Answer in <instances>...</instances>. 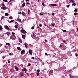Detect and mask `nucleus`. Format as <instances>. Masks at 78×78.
I'll list each match as a JSON object with an SVG mask.
<instances>
[{
  "label": "nucleus",
  "mask_w": 78,
  "mask_h": 78,
  "mask_svg": "<svg viewBox=\"0 0 78 78\" xmlns=\"http://www.w3.org/2000/svg\"><path fill=\"white\" fill-rule=\"evenodd\" d=\"M20 32L21 33H23V34H26V31L24 30H23V29H22L20 30Z\"/></svg>",
  "instance_id": "1"
},
{
  "label": "nucleus",
  "mask_w": 78,
  "mask_h": 78,
  "mask_svg": "<svg viewBox=\"0 0 78 78\" xmlns=\"http://www.w3.org/2000/svg\"><path fill=\"white\" fill-rule=\"evenodd\" d=\"M4 27L6 30H9V27L7 25L5 26Z\"/></svg>",
  "instance_id": "2"
},
{
  "label": "nucleus",
  "mask_w": 78,
  "mask_h": 78,
  "mask_svg": "<svg viewBox=\"0 0 78 78\" xmlns=\"http://www.w3.org/2000/svg\"><path fill=\"white\" fill-rule=\"evenodd\" d=\"M25 53V50H23L21 51V55H23Z\"/></svg>",
  "instance_id": "3"
},
{
  "label": "nucleus",
  "mask_w": 78,
  "mask_h": 78,
  "mask_svg": "<svg viewBox=\"0 0 78 78\" xmlns=\"http://www.w3.org/2000/svg\"><path fill=\"white\" fill-rule=\"evenodd\" d=\"M1 9L5 10L6 9V7H1Z\"/></svg>",
  "instance_id": "4"
},
{
  "label": "nucleus",
  "mask_w": 78,
  "mask_h": 78,
  "mask_svg": "<svg viewBox=\"0 0 78 78\" xmlns=\"http://www.w3.org/2000/svg\"><path fill=\"white\" fill-rule=\"evenodd\" d=\"M29 53H30L31 55H32V51H31V50H29Z\"/></svg>",
  "instance_id": "5"
},
{
  "label": "nucleus",
  "mask_w": 78,
  "mask_h": 78,
  "mask_svg": "<svg viewBox=\"0 0 78 78\" xmlns=\"http://www.w3.org/2000/svg\"><path fill=\"white\" fill-rule=\"evenodd\" d=\"M22 14L23 16H26L25 13V12H22Z\"/></svg>",
  "instance_id": "6"
},
{
  "label": "nucleus",
  "mask_w": 78,
  "mask_h": 78,
  "mask_svg": "<svg viewBox=\"0 0 78 78\" xmlns=\"http://www.w3.org/2000/svg\"><path fill=\"white\" fill-rule=\"evenodd\" d=\"M15 69L16 71H19V69H18L17 67L15 66Z\"/></svg>",
  "instance_id": "7"
},
{
  "label": "nucleus",
  "mask_w": 78,
  "mask_h": 78,
  "mask_svg": "<svg viewBox=\"0 0 78 78\" xmlns=\"http://www.w3.org/2000/svg\"><path fill=\"white\" fill-rule=\"evenodd\" d=\"M25 35H22V37L23 39H25Z\"/></svg>",
  "instance_id": "8"
},
{
  "label": "nucleus",
  "mask_w": 78,
  "mask_h": 78,
  "mask_svg": "<svg viewBox=\"0 0 78 78\" xmlns=\"http://www.w3.org/2000/svg\"><path fill=\"white\" fill-rule=\"evenodd\" d=\"M17 20H18V21H19V22H22L21 19H20L19 18L17 19Z\"/></svg>",
  "instance_id": "9"
},
{
  "label": "nucleus",
  "mask_w": 78,
  "mask_h": 78,
  "mask_svg": "<svg viewBox=\"0 0 78 78\" xmlns=\"http://www.w3.org/2000/svg\"><path fill=\"white\" fill-rule=\"evenodd\" d=\"M50 5L51 6H56V4H50Z\"/></svg>",
  "instance_id": "10"
},
{
  "label": "nucleus",
  "mask_w": 78,
  "mask_h": 78,
  "mask_svg": "<svg viewBox=\"0 0 78 78\" xmlns=\"http://www.w3.org/2000/svg\"><path fill=\"white\" fill-rule=\"evenodd\" d=\"M2 30L3 27H2V26L1 25H0V30H1V31H2Z\"/></svg>",
  "instance_id": "11"
},
{
  "label": "nucleus",
  "mask_w": 78,
  "mask_h": 78,
  "mask_svg": "<svg viewBox=\"0 0 78 78\" xmlns=\"http://www.w3.org/2000/svg\"><path fill=\"white\" fill-rule=\"evenodd\" d=\"M69 2H72V3H75V1L73 0H70Z\"/></svg>",
  "instance_id": "12"
},
{
  "label": "nucleus",
  "mask_w": 78,
  "mask_h": 78,
  "mask_svg": "<svg viewBox=\"0 0 78 78\" xmlns=\"http://www.w3.org/2000/svg\"><path fill=\"white\" fill-rule=\"evenodd\" d=\"M23 72H25V71H27V69L26 68H23V69L22 70Z\"/></svg>",
  "instance_id": "13"
},
{
  "label": "nucleus",
  "mask_w": 78,
  "mask_h": 78,
  "mask_svg": "<svg viewBox=\"0 0 78 78\" xmlns=\"http://www.w3.org/2000/svg\"><path fill=\"white\" fill-rule=\"evenodd\" d=\"M6 45H8V46H10L11 45L9 43H6Z\"/></svg>",
  "instance_id": "14"
},
{
  "label": "nucleus",
  "mask_w": 78,
  "mask_h": 78,
  "mask_svg": "<svg viewBox=\"0 0 78 78\" xmlns=\"http://www.w3.org/2000/svg\"><path fill=\"white\" fill-rule=\"evenodd\" d=\"M20 75H21V76H23V74L22 73H20Z\"/></svg>",
  "instance_id": "15"
},
{
  "label": "nucleus",
  "mask_w": 78,
  "mask_h": 78,
  "mask_svg": "<svg viewBox=\"0 0 78 78\" xmlns=\"http://www.w3.org/2000/svg\"><path fill=\"white\" fill-rule=\"evenodd\" d=\"M15 28H18L19 27V26L18 25H15Z\"/></svg>",
  "instance_id": "16"
},
{
  "label": "nucleus",
  "mask_w": 78,
  "mask_h": 78,
  "mask_svg": "<svg viewBox=\"0 0 78 78\" xmlns=\"http://www.w3.org/2000/svg\"><path fill=\"white\" fill-rule=\"evenodd\" d=\"M17 50H21V49L20 48V47H17Z\"/></svg>",
  "instance_id": "17"
},
{
  "label": "nucleus",
  "mask_w": 78,
  "mask_h": 78,
  "mask_svg": "<svg viewBox=\"0 0 78 78\" xmlns=\"http://www.w3.org/2000/svg\"><path fill=\"white\" fill-rule=\"evenodd\" d=\"M25 3H23L22 5V6L23 8H24V6H25Z\"/></svg>",
  "instance_id": "18"
},
{
  "label": "nucleus",
  "mask_w": 78,
  "mask_h": 78,
  "mask_svg": "<svg viewBox=\"0 0 78 78\" xmlns=\"http://www.w3.org/2000/svg\"><path fill=\"white\" fill-rule=\"evenodd\" d=\"M24 45H25L26 48H28V46H27V44H25Z\"/></svg>",
  "instance_id": "19"
},
{
  "label": "nucleus",
  "mask_w": 78,
  "mask_h": 78,
  "mask_svg": "<svg viewBox=\"0 0 78 78\" xmlns=\"http://www.w3.org/2000/svg\"><path fill=\"white\" fill-rule=\"evenodd\" d=\"M5 15L6 16H8V13H5Z\"/></svg>",
  "instance_id": "20"
},
{
  "label": "nucleus",
  "mask_w": 78,
  "mask_h": 78,
  "mask_svg": "<svg viewBox=\"0 0 78 78\" xmlns=\"http://www.w3.org/2000/svg\"><path fill=\"white\" fill-rule=\"evenodd\" d=\"M72 6H76V4L73 3L72 4Z\"/></svg>",
  "instance_id": "21"
},
{
  "label": "nucleus",
  "mask_w": 78,
  "mask_h": 78,
  "mask_svg": "<svg viewBox=\"0 0 78 78\" xmlns=\"http://www.w3.org/2000/svg\"><path fill=\"white\" fill-rule=\"evenodd\" d=\"M6 34H7V35H8V36H9V32H7L6 33Z\"/></svg>",
  "instance_id": "22"
},
{
  "label": "nucleus",
  "mask_w": 78,
  "mask_h": 78,
  "mask_svg": "<svg viewBox=\"0 0 78 78\" xmlns=\"http://www.w3.org/2000/svg\"><path fill=\"white\" fill-rule=\"evenodd\" d=\"M14 21V20H11V21H10L9 23H12V22H13Z\"/></svg>",
  "instance_id": "23"
},
{
  "label": "nucleus",
  "mask_w": 78,
  "mask_h": 78,
  "mask_svg": "<svg viewBox=\"0 0 78 78\" xmlns=\"http://www.w3.org/2000/svg\"><path fill=\"white\" fill-rule=\"evenodd\" d=\"M40 73H37V76H39V75Z\"/></svg>",
  "instance_id": "24"
},
{
  "label": "nucleus",
  "mask_w": 78,
  "mask_h": 78,
  "mask_svg": "<svg viewBox=\"0 0 78 78\" xmlns=\"http://www.w3.org/2000/svg\"><path fill=\"white\" fill-rule=\"evenodd\" d=\"M9 18L10 19H12V16L9 17Z\"/></svg>",
  "instance_id": "25"
},
{
  "label": "nucleus",
  "mask_w": 78,
  "mask_h": 78,
  "mask_svg": "<svg viewBox=\"0 0 78 78\" xmlns=\"http://www.w3.org/2000/svg\"><path fill=\"white\" fill-rule=\"evenodd\" d=\"M74 11H75V12H77V11H78V9H75L74 10Z\"/></svg>",
  "instance_id": "26"
},
{
  "label": "nucleus",
  "mask_w": 78,
  "mask_h": 78,
  "mask_svg": "<svg viewBox=\"0 0 78 78\" xmlns=\"http://www.w3.org/2000/svg\"><path fill=\"white\" fill-rule=\"evenodd\" d=\"M3 1L5 2H8V1L7 0H3Z\"/></svg>",
  "instance_id": "27"
},
{
  "label": "nucleus",
  "mask_w": 78,
  "mask_h": 78,
  "mask_svg": "<svg viewBox=\"0 0 78 78\" xmlns=\"http://www.w3.org/2000/svg\"><path fill=\"white\" fill-rule=\"evenodd\" d=\"M8 63H9V64H10V63H11V62H10V61L9 60H8Z\"/></svg>",
  "instance_id": "28"
},
{
  "label": "nucleus",
  "mask_w": 78,
  "mask_h": 78,
  "mask_svg": "<svg viewBox=\"0 0 78 78\" xmlns=\"http://www.w3.org/2000/svg\"><path fill=\"white\" fill-rule=\"evenodd\" d=\"M18 14H21L22 13H21V12H18Z\"/></svg>",
  "instance_id": "29"
},
{
  "label": "nucleus",
  "mask_w": 78,
  "mask_h": 78,
  "mask_svg": "<svg viewBox=\"0 0 78 78\" xmlns=\"http://www.w3.org/2000/svg\"><path fill=\"white\" fill-rule=\"evenodd\" d=\"M37 72H38V73H39V72H40V70L39 69H37Z\"/></svg>",
  "instance_id": "30"
},
{
  "label": "nucleus",
  "mask_w": 78,
  "mask_h": 78,
  "mask_svg": "<svg viewBox=\"0 0 78 78\" xmlns=\"http://www.w3.org/2000/svg\"><path fill=\"white\" fill-rule=\"evenodd\" d=\"M77 14H78V13H74V16H76Z\"/></svg>",
  "instance_id": "31"
},
{
  "label": "nucleus",
  "mask_w": 78,
  "mask_h": 78,
  "mask_svg": "<svg viewBox=\"0 0 78 78\" xmlns=\"http://www.w3.org/2000/svg\"><path fill=\"white\" fill-rule=\"evenodd\" d=\"M19 41L21 43H22V40L21 39L19 40Z\"/></svg>",
  "instance_id": "32"
},
{
  "label": "nucleus",
  "mask_w": 78,
  "mask_h": 78,
  "mask_svg": "<svg viewBox=\"0 0 78 78\" xmlns=\"http://www.w3.org/2000/svg\"><path fill=\"white\" fill-rule=\"evenodd\" d=\"M3 18H4V16H2L1 18V20H2V19H3Z\"/></svg>",
  "instance_id": "33"
},
{
  "label": "nucleus",
  "mask_w": 78,
  "mask_h": 78,
  "mask_svg": "<svg viewBox=\"0 0 78 78\" xmlns=\"http://www.w3.org/2000/svg\"><path fill=\"white\" fill-rule=\"evenodd\" d=\"M42 4L43 6H45V5H44V2H42Z\"/></svg>",
  "instance_id": "34"
},
{
  "label": "nucleus",
  "mask_w": 78,
  "mask_h": 78,
  "mask_svg": "<svg viewBox=\"0 0 78 78\" xmlns=\"http://www.w3.org/2000/svg\"><path fill=\"white\" fill-rule=\"evenodd\" d=\"M66 30H63V32H64V33H66Z\"/></svg>",
  "instance_id": "35"
},
{
  "label": "nucleus",
  "mask_w": 78,
  "mask_h": 78,
  "mask_svg": "<svg viewBox=\"0 0 78 78\" xmlns=\"http://www.w3.org/2000/svg\"><path fill=\"white\" fill-rule=\"evenodd\" d=\"M51 25H52V27H54V26H55V24H54L53 23H52Z\"/></svg>",
  "instance_id": "36"
},
{
  "label": "nucleus",
  "mask_w": 78,
  "mask_h": 78,
  "mask_svg": "<svg viewBox=\"0 0 78 78\" xmlns=\"http://www.w3.org/2000/svg\"><path fill=\"white\" fill-rule=\"evenodd\" d=\"M12 34L13 35H14V34H15V33L12 32Z\"/></svg>",
  "instance_id": "37"
},
{
  "label": "nucleus",
  "mask_w": 78,
  "mask_h": 78,
  "mask_svg": "<svg viewBox=\"0 0 78 78\" xmlns=\"http://www.w3.org/2000/svg\"><path fill=\"white\" fill-rule=\"evenodd\" d=\"M31 66V64H30V63H29V64H28V66Z\"/></svg>",
  "instance_id": "38"
},
{
  "label": "nucleus",
  "mask_w": 78,
  "mask_h": 78,
  "mask_svg": "<svg viewBox=\"0 0 78 78\" xmlns=\"http://www.w3.org/2000/svg\"><path fill=\"white\" fill-rule=\"evenodd\" d=\"M40 16H43V14L41 13H40Z\"/></svg>",
  "instance_id": "39"
},
{
  "label": "nucleus",
  "mask_w": 78,
  "mask_h": 78,
  "mask_svg": "<svg viewBox=\"0 0 78 78\" xmlns=\"http://www.w3.org/2000/svg\"><path fill=\"white\" fill-rule=\"evenodd\" d=\"M26 2H29V1H30V0H25Z\"/></svg>",
  "instance_id": "40"
},
{
  "label": "nucleus",
  "mask_w": 78,
  "mask_h": 78,
  "mask_svg": "<svg viewBox=\"0 0 78 78\" xmlns=\"http://www.w3.org/2000/svg\"><path fill=\"white\" fill-rule=\"evenodd\" d=\"M5 58V56H4L3 57H2L3 59H4V58Z\"/></svg>",
  "instance_id": "41"
},
{
  "label": "nucleus",
  "mask_w": 78,
  "mask_h": 78,
  "mask_svg": "<svg viewBox=\"0 0 78 78\" xmlns=\"http://www.w3.org/2000/svg\"><path fill=\"white\" fill-rule=\"evenodd\" d=\"M39 26L40 27H42V25L41 24H40Z\"/></svg>",
  "instance_id": "42"
},
{
  "label": "nucleus",
  "mask_w": 78,
  "mask_h": 78,
  "mask_svg": "<svg viewBox=\"0 0 78 78\" xmlns=\"http://www.w3.org/2000/svg\"><path fill=\"white\" fill-rule=\"evenodd\" d=\"M34 27H32V28H31V29L32 30H34Z\"/></svg>",
  "instance_id": "43"
},
{
  "label": "nucleus",
  "mask_w": 78,
  "mask_h": 78,
  "mask_svg": "<svg viewBox=\"0 0 78 78\" xmlns=\"http://www.w3.org/2000/svg\"><path fill=\"white\" fill-rule=\"evenodd\" d=\"M52 16H55V14L54 13H52Z\"/></svg>",
  "instance_id": "44"
},
{
  "label": "nucleus",
  "mask_w": 78,
  "mask_h": 78,
  "mask_svg": "<svg viewBox=\"0 0 78 78\" xmlns=\"http://www.w3.org/2000/svg\"><path fill=\"white\" fill-rule=\"evenodd\" d=\"M69 6H70V5H67V8H69Z\"/></svg>",
  "instance_id": "45"
},
{
  "label": "nucleus",
  "mask_w": 78,
  "mask_h": 78,
  "mask_svg": "<svg viewBox=\"0 0 78 78\" xmlns=\"http://www.w3.org/2000/svg\"><path fill=\"white\" fill-rule=\"evenodd\" d=\"M9 55H12V54H11V53H9Z\"/></svg>",
  "instance_id": "46"
},
{
  "label": "nucleus",
  "mask_w": 78,
  "mask_h": 78,
  "mask_svg": "<svg viewBox=\"0 0 78 78\" xmlns=\"http://www.w3.org/2000/svg\"><path fill=\"white\" fill-rule=\"evenodd\" d=\"M63 42L64 43H66V41H63Z\"/></svg>",
  "instance_id": "47"
},
{
  "label": "nucleus",
  "mask_w": 78,
  "mask_h": 78,
  "mask_svg": "<svg viewBox=\"0 0 78 78\" xmlns=\"http://www.w3.org/2000/svg\"><path fill=\"white\" fill-rule=\"evenodd\" d=\"M2 5L3 6H5V4H2Z\"/></svg>",
  "instance_id": "48"
},
{
  "label": "nucleus",
  "mask_w": 78,
  "mask_h": 78,
  "mask_svg": "<svg viewBox=\"0 0 78 78\" xmlns=\"http://www.w3.org/2000/svg\"><path fill=\"white\" fill-rule=\"evenodd\" d=\"M13 76H14V75H12V76H11V78H12V77H13Z\"/></svg>",
  "instance_id": "49"
},
{
  "label": "nucleus",
  "mask_w": 78,
  "mask_h": 78,
  "mask_svg": "<svg viewBox=\"0 0 78 78\" xmlns=\"http://www.w3.org/2000/svg\"><path fill=\"white\" fill-rule=\"evenodd\" d=\"M26 4L27 5H29V2H27L26 3Z\"/></svg>",
  "instance_id": "50"
},
{
  "label": "nucleus",
  "mask_w": 78,
  "mask_h": 78,
  "mask_svg": "<svg viewBox=\"0 0 78 78\" xmlns=\"http://www.w3.org/2000/svg\"><path fill=\"white\" fill-rule=\"evenodd\" d=\"M75 55L76 56H78V54H76Z\"/></svg>",
  "instance_id": "51"
},
{
  "label": "nucleus",
  "mask_w": 78,
  "mask_h": 78,
  "mask_svg": "<svg viewBox=\"0 0 78 78\" xmlns=\"http://www.w3.org/2000/svg\"><path fill=\"white\" fill-rule=\"evenodd\" d=\"M59 47H60V48H61V47H62V45L61 44Z\"/></svg>",
  "instance_id": "52"
},
{
  "label": "nucleus",
  "mask_w": 78,
  "mask_h": 78,
  "mask_svg": "<svg viewBox=\"0 0 78 78\" xmlns=\"http://www.w3.org/2000/svg\"><path fill=\"white\" fill-rule=\"evenodd\" d=\"M32 59H34V57H32Z\"/></svg>",
  "instance_id": "53"
},
{
  "label": "nucleus",
  "mask_w": 78,
  "mask_h": 78,
  "mask_svg": "<svg viewBox=\"0 0 78 78\" xmlns=\"http://www.w3.org/2000/svg\"><path fill=\"white\" fill-rule=\"evenodd\" d=\"M14 0H10V2H12V1H14Z\"/></svg>",
  "instance_id": "54"
},
{
  "label": "nucleus",
  "mask_w": 78,
  "mask_h": 78,
  "mask_svg": "<svg viewBox=\"0 0 78 78\" xmlns=\"http://www.w3.org/2000/svg\"><path fill=\"white\" fill-rule=\"evenodd\" d=\"M37 28H40V27L39 26H38L37 27Z\"/></svg>",
  "instance_id": "55"
},
{
  "label": "nucleus",
  "mask_w": 78,
  "mask_h": 78,
  "mask_svg": "<svg viewBox=\"0 0 78 78\" xmlns=\"http://www.w3.org/2000/svg\"><path fill=\"white\" fill-rule=\"evenodd\" d=\"M45 42H47V40H45Z\"/></svg>",
  "instance_id": "56"
},
{
  "label": "nucleus",
  "mask_w": 78,
  "mask_h": 78,
  "mask_svg": "<svg viewBox=\"0 0 78 78\" xmlns=\"http://www.w3.org/2000/svg\"><path fill=\"white\" fill-rule=\"evenodd\" d=\"M45 55H47V53H45Z\"/></svg>",
  "instance_id": "57"
},
{
  "label": "nucleus",
  "mask_w": 78,
  "mask_h": 78,
  "mask_svg": "<svg viewBox=\"0 0 78 78\" xmlns=\"http://www.w3.org/2000/svg\"><path fill=\"white\" fill-rule=\"evenodd\" d=\"M76 68V67H74L73 68V69H75Z\"/></svg>",
  "instance_id": "58"
},
{
  "label": "nucleus",
  "mask_w": 78,
  "mask_h": 78,
  "mask_svg": "<svg viewBox=\"0 0 78 78\" xmlns=\"http://www.w3.org/2000/svg\"><path fill=\"white\" fill-rule=\"evenodd\" d=\"M70 77H71V78H73V76H70Z\"/></svg>",
  "instance_id": "59"
},
{
  "label": "nucleus",
  "mask_w": 78,
  "mask_h": 78,
  "mask_svg": "<svg viewBox=\"0 0 78 78\" xmlns=\"http://www.w3.org/2000/svg\"><path fill=\"white\" fill-rule=\"evenodd\" d=\"M77 31H78V28H77Z\"/></svg>",
  "instance_id": "60"
},
{
  "label": "nucleus",
  "mask_w": 78,
  "mask_h": 78,
  "mask_svg": "<svg viewBox=\"0 0 78 78\" xmlns=\"http://www.w3.org/2000/svg\"><path fill=\"white\" fill-rule=\"evenodd\" d=\"M33 35H34V33H33Z\"/></svg>",
  "instance_id": "61"
},
{
  "label": "nucleus",
  "mask_w": 78,
  "mask_h": 78,
  "mask_svg": "<svg viewBox=\"0 0 78 78\" xmlns=\"http://www.w3.org/2000/svg\"><path fill=\"white\" fill-rule=\"evenodd\" d=\"M30 11L28 10V12H30Z\"/></svg>",
  "instance_id": "62"
},
{
  "label": "nucleus",
  "mask_w": 78,
  "mask_h": 78,
  "mask_svg": "<svg viewBox=\"0 0 78 78\" xmlns=\"http://www.w3.org/2000/svg\"><path fill=\"white\" fill-rule=\"evenodd\" d=\"M26 72H27V71H25V73H26Z\"/></svg>",
  "instance_id": "63"
},
{
  "label": "nucleus",
  "mask_w": 78,
  "mask_h": 78,
  "mask_svg": "<svg viewBox=\"0 0 78 78\" xmlns=\"http://www.w3.org/2000/svg\"><path fill=\"white\" fill-rule=\"evenodd\" d=\"M15 23H16H16H17V22H15Z\"/></svg>",
  "instance_id": "64"
}]
</instances>
